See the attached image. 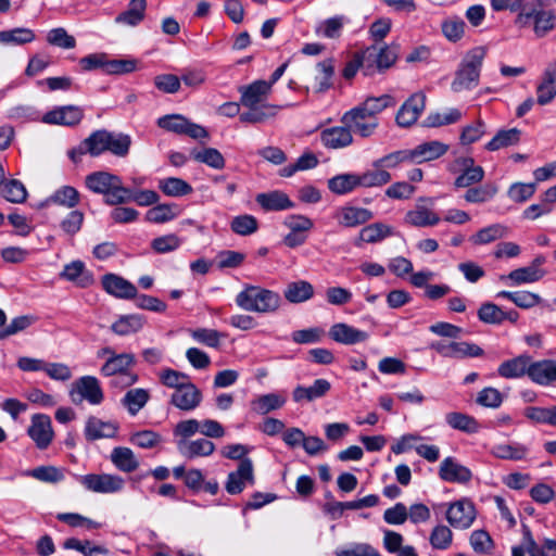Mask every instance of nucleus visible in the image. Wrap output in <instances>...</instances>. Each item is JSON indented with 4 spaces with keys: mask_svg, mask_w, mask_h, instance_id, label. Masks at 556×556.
Returning <instances> with one entry per match:
<instances>
[{
    "mask_svg": "<svg viewBox=\"0 0 556 556\" xmlns=\"http://www.w3.org/2000/svg\"><path fill=\"white\" fill-rule=\"evenodd\" d=\"M230 229L232 232L239 236H250L257 231L258 222L250 214H242L235 216L230 222Z\"/></svg>",
    "mask_w": 556,
    "mask_h": 556,
    "instance_id": "e2e57ef3",
    "label": "nucleus"
},
{
    "mask_svg": "<svg viewBox=\"0 0 556 556\" xmlns=\"http://www.w3.org/2000/svg\"><path fill=\"white\" fill-rule=\"evenodd\" d=\"M446 424L455 429L466 433H477L480 429L478 421L467 414L452 412L445 415Z\"/></svg>",
    "mask_w": 556,
    "mask_h": 556,
    "instance_id": "49530a36",
    "label": "nucleus"
},
{
    "mask_svg": "<svg viewBox=\"0 0 556 556\" xmlns=\"http://www.w3.org/2000/svg\"><path fill=\"white\" fill-rule=\"evenodd\" d=\"M240 93V104L247 109L261 106L267 104L266 100L271 92L270 84L266 80L257 79L249 85H243L238 88Z\"/></svg>",
    "mask_w": 556,
    "mask_h": 556,
    "instance_id": "f8f14e48",
    "label": "nucleus"
},
{
    "mask_svg": "<svg viewBox=\"0 0 556 556\" xmlns=\"http://www.w3.org/2000/svg\"><path fill=\"white\" fill-rule=\"evenodd\" d=\"M255 201L267 212L285 211L295 206L288 194L279 190L258 193Z\"/></svg>",
    "mask_w": 556,
    "mask_h": 556,
    "instance_id": "b1692460",
    "label": "nucleus"
},
{
    "mask_svg": "<svg viewBox=\"0 0 556 556\" xmlns=\"http://www.w3.org/2000/svg\"><path fill=\"white\" fill-rule=\"evenodd\" d=\"M285 396L278 393H267L253 399L250 403L251 409L258 415H266L281 408L286 404Z\"/></svg>",
    "mask_w": 556,
    "mask_h": 556,
    "instance_id": "c9c22d12",
    "label": "nucleus"
},
{
    "mask_svg": "<svg viewBox=\"0 0 556 556\" xmlns=\"http://www.w3.org/2000/svg\"><path fill=\"white\" fill-rule=\"evenodd\" d=\"M182 244V239L175 233H167L154 238L151 241V249L157 254H165L176 251Z\"/></svg>",
    "mask_w": 556,
    "mask_h": 556,
    "instance_id": "774afa93",
    "label": "nucleus"
},
{
    "mask_svg": "<svg viewBox=\"0 0 556 556\" xmlns=\"http://www.w3.org/2000/svg\"><path fill=\"white\" fill-rule=\"evenodd\" d=\"M235 302L247 312L271 314L279 309L281 296L278 292L261 286L245 285L236 295Z\"/></svg>",
    "mask_w": 556,
    "mask_h": 556,
    "instance_id": "f03ea898",
    "label": "nucleus"
},
{
    "mask_svg": "<svg viewBox=\"0 0 556 556\" xmlns=\"http://www.w3.org/2000/svg\"><path fill=\"white\" fill-rule=\"evenodd\" d=\"M27 434L31 438L39 450H46L53 440V430L50 417L45 414L33 415L31 425L27 430Z\"/></svg>",
    "mask_w": 556,
    "mask_h": 556,
    "instance_id": "4468645a",
    "label": "nucleus"
},
{
    "mask_svg": "<svg viewBox=\"0 0 556 556\" xmlns=\"http://www.w3.org/2000/svg\"><path fill=\"white\" fill-rule=\"evenodd\" d=\"M464 172L458 175L454 181L456 188H468L480 182L484 177V170L479 165H473L472 159L464 160Z\"/></svg>",
    "mask_w": 556,
    "mask_h": 556,
    "instance_id": "58836bf2",
    "label": "nucleus"
},
{
    "mask_svg": "<svg viewBox=\"0 0 556 556\" xmlns=\"http://www.w3.org/2000/svg\"><path fill=\"white\" fill-rule=\"evenodd\" d=\"M523 414L529 420H531L534 424L556 427V406H529L525 409Z\"/></svg>",
    "mask_w": 556,
    "mask_h": 556,
    "instance_id": "603ef678",
    "label": "nucleus"
},
{
    "mask_svg": "<svg viewBox=\"0 0 556 556\" xmlns=\"http://www.w3.org/2000/svg\"><path fill=\"white\" fill-rule=\"evenodd\" d=\"M520 140V130L517 128L503 129L500 130L493 138L490 140L485 148L489 151H496L502 148H507L510 146H515Z\"/></svg>",
    "mask_w": 556,
    "mask_h": 556,
    "instance_id": "864d4df0",
    "label": "nucleus"
},
{
    "mask_svg": "<svg viewBox=\"0 0 556 556\" xmlns=\"http://www.w3.org/2000/svg\"><path fill=\"white\" fill-rule=\"evenodd\" d=\"M202 399V392L191 382L185 386V388L174 391L169 403L180 410L192 412L201 404Z\"/></svg>",
    "mask_w": 556,
    "mask_h": 556,
    "instance_id": "dca6fc26",
    "label": "nucleus"
},
{
    "mask_svg": "<svg viewBox=\"0 0 556 556\" xmlns=\"http://www.w3.org/2000/svg\"><path fill=\"white\" fill-rule=\"evenodd\" d=\"M132 192L134 189L124 187L121 177L117 176V181L113 182L108 197L104 198V202L111 206L131 202Z\"/></svg>",
    "mask_w": 556,
    "mask_h": 556,
    "instance_id": "680f3d73",
    "label": "nucleus"
},
{
    "mask_svg": "<svg viewBox=\"0 0 556 556\" xmlns=\"http://www.w3.org/2000/svg\"><path fill=\"white\" fill-rule=\"evenodd\" d=\"M136 364L135 355L131 353H119L110 356L106 362L101 366L100 372L104 377L116 376L112 380L114 386L129 387L138 381V375L128 371Z\"/></svg>",
    "mask_w": 556,
    "mask_h": 556,
    "instance_id": "20e7f679",
    "label": "nucleus"
},
{
    "mask_svg": "<svg viewBox=\"0 0 556 556\" xmlns=\"http://www.w3.org/2000/svg\"><path fill=\"white\" fill-rule=\"evenodd\" d=\"M529 453V448L518 442L496 444L492 447V454L500 459L521 460Z\"/></svg>",
    "mask_w": 556,
    "mask_h": 556,
    "instance_id": "79ce46f5",
    "label": "nucleus"
},
{
    "mask_svg": "<svg viewBox=\"0 0 556 556\" xmlns=\"http://www.w3.org/2000/svg\"><path fill=\"white\" fill-rule=\"evenodd\" d=\"M60 277L75 283L79 288L90 287L94 282L93 274L88 270L85 263L79 260L66 264Z\"/></svg>",
    "mask_w": 556,
    "mask_h": 556,
    "instance_id": "aec40b11",
    "label": "nucleus"
},
{
    "mask_svg": "<svg viewBox=\"0 0 556 556\" xmlns=\"http://www.w3.org/2000/svg\"><path fill=\"white\" fill-rule=\"evenodd\" d=\"M116 181L117 175L103 170L93 172L85 178L86 187L93 193L103 194L104 198L108 197L113 182Z\"/></svg>",
    "mask_w": 556,
    "mask_h": 556,
    "instance_id": "c85d7f7f",
    "label": "nucleus"
},
{
    "mask_svg": "<svg viewBox=\"0 0 556 556\" xmlns=\"http://www.w3.org/2000/svg\"><path fill=\"white\" fill-rule=\"evenodd\" d=\"M79 482L91 492L115 493L124 488L125 481L122 477L109 473H89L78 477Z\"/></svg>",
    "mask_w": 556,
    "mask_h": 556,
    "instance_id": "0eeeda50",
    "label": "nucleus"
},
{
    "mask_svg": "<svg viewBox=\"0 0 556 556\" xmlns=\"http://www.w3.org/2000/svg\"><path fill=\"white\" fill-rule=\"evenodd\" d=\"M79 192L76 188L62 186L46 200V204H56L66 208H73L79 203Z\"/></svg>",
    "mask_w": 556,
    "mask_h": 556,
    "instance_id": "a19ab883",
    "label": "nucleus"
},
{
    "mask_svg": "<svg viewBox=\"0 0 556 556\" xmlns=\"http://www.w3.org/2000/svg\"><path fill=\"white\" fill-rule=\"evenodd\" d=\"M36 38L34 30L26 27H16L0 31V43L21 46L33 42Z\"/></svg>",
    "mask_w": 556,
    "mask_h": 556,
    "instance_id": "09e8293b",
    "label": "nucleus"
},
{
    "mask_svg": "<svg viewBox=\"0 0 556 556\" xmlns=\"http://www.w3.org/2000/svg\"><path fill=\"white\" fill-rule=\"evenodd\" d=\"M178 214L176 204H157L147 212L146 219L150 223L163 224L174 219Z\"/></svg>",
    "mask_w": 556,
    "mask_h": 556,
    "instance_id": "13d9d810",
    "label": "nucleus"
},
{
    "mask_svg": "<svg viewBox=\"0 0 556 556\" xmlns=\"http://www.w3.org/2000/svg\"><path fill=\"white\" fill-rule=\"evenodd\" d=\"M341 122L361 137H370L379 125L378 118L367 116L357 105L345 112Z\"/></svg>",
    "mask_w": 556,
    "mask_h": 556,
    "instance_id": "1a4fd4ad",
    "label": "nucleus"
},
{
    "mask_svg": "<svg viewBox=\"0 0 556 556\" xmlns=\"http://www.w3.org/2000/svg\"><path fill=\"white\" fill-rule=\"evenodd\" d=\"M110 458L113 465L123 472L129 473L139 467V460L129 447H114Z\"/></svg>",
    "mask_w": 556,
    "mask_h": 556,
    "instance_id": "72a5a7b5",
    "label": "nucleus"
},
{
    "mask_svg": "<svg viewBox=\"0 0 556 556\" xmlns=\"http://www.w3.org/2000/svg\"><path fill=\"white\" fill-rule=\"evenodd\" d=\"M278 106L273 104H262L249 109L248 112H243L239 115V119L244 124H258L265 122L267 118L275 116L276 109Z\"/></svg>",
    "mask_w": 556,
    "mask_h": 556,
    "instance_id": "4d7b16f0",
    "label": "nucleus"
},
{
    "mask_svg": "<svg viewBox=\"0 0 556 556\" xmlns=\"http://www.w3.org/2000/svg\"><path fill=\"white\" fill-rule=\"evenodd\" d=\"M144 323V317L139 314L123 315L111 325V330L117 336H129L140 331Z\"/></svg>",
    "mask_w": 556,
    "mask_h": 556,
    "instance_id": "e433bc0d",
    "label": "nucleus"
},
{
    "mask_svg": "<svg viewBox=\"0 0 556 556\" xmlns=\"http://www.w3.org/2000/svg\"><path fill=\"white\" fill-rule=\"evenodd\" d=\"M147 8L146 0H130L128 9L116 17V23L137 26L143 18Z\"/></svg>",
    "mask_w": 556,
    "mask_h": 556,
    "instance_id": "c03bdc74",
    "label": "nucleus"
},
{
    "mask_svg": "<svg viewBox=\"0 0 556 556\" xmlns=\"http://www.w3.org/2000/svg\"><path fill=\"white\" fill-rule=\"evenodd\" d=\"M439 477L446 482L466 484L472 479V472L450 456L441 462Z\"/></svg>",
    "mask_w": 556,
    "mask_h": 556,
    "instance_id": "2eb2a0df",
    "label": "nucleus"
},
{
    "mask_svg": "<svg viewBox=\"0 0 556 556\" xmlns=\"http://www.w3.org/2000/svg\"><path fill=\"white\" fill-rule=\"evenodd\" d=\"M430 349L447 358L479 357L483 355V350L479 345L466 341H437L430 344Z\"/></svg>",
    "mask_w": 556,
    "mask_h": 556,
    "instance_id": "423d86ee",
    "label": "nucleus"
},
{
    "mask_svg": "<svg viewBox=\"0 0 556 556\" xmlns=\"http://www.w3.org/2000/svg\"><path fill=\"white\" fill-rule=\"evenodd\" d=\"M255 477L251 458H244L239 463L237 470L228 473L225 483L226 491L231 494H240L247 484L254 485Z\"/></svg>",
    "mask_w": 556,
    "mask_h": 556,
    "instance_id": "9d476101",
    "label": "nucleus"
},
{
    "mask_svg": "<svg viewBox=\"0 0 556 556\" xmlns=\"http://www.w3.org/2000/svg\"><path fill=\"white\" fill-rule=\"evenodd\" d=\"M359 187L362 188H377L389 184L392 180L390 172L382 169L378 166V162L375 160L371 163V168L357 173Z\"/></svg>",
    "mask_w": 556,
    "mask_h": 556,
    "instance_id": "cd10ccee",
    "label": "nucleus"
},
{
    "mask_svg": "<svg viewBox=\"0 0 556 556\" xmlns=\"http://www.w3.org/2000/svg\"><path fill=\"white\" fill-rule=\"evenodd\" d=\"M392 227L382 223H374L368 226H365L359 231V240L367 243H376L392 236Z\"/></svg>",
    "mask_w": 556,
    "mask_h": 556,
    "instance_id": "3c124183",
    "label": "nucleus"
},
{
    "mask_svg": "<svg viewBox=\"0 0 556 556\" xmlns=\"http://www.w3.org/2000/svg\"><path fill=\"white\" fill-rule=\"evenodd\" d=\"M485 54L486 50L483 47H476L466 53L451 84V88L454 92L471 90L479 84L480 72Z\"/></svg>",
    "mask_w": 556,
    "mask_h": 556,
    "instance_id": "7ed1b4c3",
    "label": "nucleus"
},
{
    "mask_svg": "<svg viewBox=\"0 0 556 556\" xmlns=\"http://www.w3.org/2000/svg\"><path fill=\"white\" fill-rule=\"evenodd\" d=\"M426 108V96L422 92L412 94L400 108L395 121L400 127L414 125Z\"/></svg>",
    "mask_w": 556,
    "mask_h": 556,
    "instance_id": "ddd939ff",
    "label": "nucleus"
},
{
    "mask_svg": "<svg viewBox=\"0 0 556 556\" xmlns=\"http://www.w3.org/2000/svg\"><path fill=\"white\" fill-rule=\"evenodd\" d=\"M70 396L73 403L87 401L91 405H99L104 400L100 381L94 376H83L72 383Z\"/></svg>",
    "mask_w": 556,
    "mask_h": 556,
    "instance_id": "39448f33",
    "label": "nucleus"
},
{
    "mask_svg": "<svg viewBox=\"0 0 556 556\" xmlns=\"http://www.w3.org/2000/svg\"><path fill=\"white\" fill-rule=\"evenodd\" d=\"M396 101L391 94H382L379 97H368L357 106L367 113V116L378 118V114L388 108L395 106Z\"/></svg>",
    "mask_w": 556,
    "mask_h": 556,
    "instance_id": "ea45409f",
    "label": "nucleus"
},
{
    "mask_svg": "<svg viewBox=\"0 0 556 556\" xmlns=\"http://www.w3.org/2000/svg\"><path fill=\"white\" fill-rule=\"evenodd\" d=\"M352 129L348 126H334L320 132V141L328 149H342L353 142Z\"/></svg>",
    "mask_w": 556,
    "mask_h": 556,
    "instance_id": "5701e85b",
    "label": "nucleus"
},
{
    "mask_svg": "<svg viewBox=\"0 0 556 556\" xmlns=\"http://www.w3.org/2000/svg\"><path fill=\"white\" fill-rule=\"evenodd\" d=\"M331 389V384L326 379H316L309 387L298 386L292 392V399L295 403L313 402L325 396Z\"/></svg>",
    "mask_w": 556,
    "mask_h": 556,
    "instance_id": "a878e982",
    "label": "nucleus"
},
{
    "mask_svg": "<svg viewBox=\"0 0 556 556\" xmlns=\"http://www.w3.org/2000/svg\"><path fill=\"white\" fill-rule=\"evenodd\" d=\"M329 337L334 342L353 345L365 342L369 334L345 323L333 324L329 329Z\"/></svg>",
    "mask_w": 556,
    "mask_h": 556,
    "instance_id": "f3484780",
    "label": "nucleus"
},
{
    "mask_svg": "<svg viewBox=\"0 0 556 556\" xmlns=\"http://www.w3.org/2000/svg\"><path fill=\"white\" fill-rule=\"evenodd\" d=\"M556 16L551 10H534L533 30L538 37H544L547 33L554 29Z\"/></svg>",
    "mask_w": 556,
    "mask_h": 556,
    "instance_id": "052dcab7",
    "label": "nucleus"
},
{
    "mask_svg": "<svg viewBox=\"0 0 556 556\" xmlns=\"http://www.w3.org/2000/svg\"><path fill=\"white\" fill-rule=\"evenodd\" d=\"M25 475L38 481L54 484L65 479V469L51 465L38 466L27 470Z\"/></svg>",
    "mask_w": 556,
    "mask_h": 556,
    "instance_id": "a18cd8bd",
    "label": "nucleus"
},
{
    "mask_svg": "<svg viewBox=\"0 0 556 556\" xmlns=\"http://www.w3.org/2000/svg\"><path fill=\"white\" fill-rule=\"evenodd\" d=\"M372 217L374 213L370 210L352 205L340 207L334 215L338 224L346 228L364 225Z\"/></svg>",
    "mask_w": 556,
    "mask_h": 556,
    "instance_id": "a211bd4d",
    "label": "nucleus"
},
{
    "mask_svg": "<svg viewBox=\"0 0 556 556\" xmlns=\"http://www.w3.org/2000/svg\"><path fill=\"white\" fill-rule=\"evenodd\" d=\"M546 271H536L529 265L511 270L508 275L501 276V280L508 286H521L526 283H533L541 280Z\"/></svg>",
    "mask_w": 556,
    "mask_h": 556,
    "instance_id": "2f4dec72",
    "label": "nucleus"
},
{
    "mask_svg": "<svg viewBox=\"0 0 556 556\" xmlns=\"http://www.w3.org/2000/svg\"><path fill=\"white\" fill-rule=\"evenodd\" d=\"M283 296L290 303H303L314 296V287L306 280L292 281L286 286Z\"/></svg>",
    "mask_w": 556,
    "mask_h": 556,
    "instance_id": "c756f323",
    "label": "nucleus"
},
{
    "mask_svg": "<svg viewBox=\"0 0 556 556\" xmlns=\"http://www.w3.org/2000/svg\"><path fill=\"white\" fill-rule=\"evenodd\" d=\"M329 190L339 195H343L359 188V180L357 173H345L333 176L328 180Z\"/></svg>",
    "mask_w": 556,
    "mask_h": 556,
    "instance_id": "4c0bfd02",
    "label": "nucleus"
},
{
    "mask_svg": "<svg viewBox=\"0 0 556 556\" xmlns=\"http://www.w3.org/2000/svg\"><path fill=\"white\" fill-rule=\"evenodd\" d=\"M192 157L197 162L204 163L214 169H222L225 167V159L215 148H204L200 151H193Z\"/></svg>",
    "mask_w": 556,
    "mask_h": 556,
    "instance_id": "69168bd1",
    "label": "nucleus"
},
{
    "mask_svg": "<svg viewBox=\"0 0 556 556\" xmlns=\"http://www.w3.org/2000/svg\"><path fill=\"white\" fill-rule=\"evenodd\" d=\"M378 162V166H381L382 169L388 170L394 169L401 166L402 164H413V160L408 149L393 151L389 154H386L376 160Z\"/></svg>",
    "mask_w": 556,
    "mask_h": 556,
    "instance_id": "0e129e2a",
    "label": "nucleus"
},
{
    "mask_svg": "<svg viewBox=\"0 0 556 556\" xmlns=\"http://www.w3.org/2000/svg\"><path fill=\"white\" fill-rule=\"evenodd\" d=\"M179 453L186 458L206 457L214 453L215 444L206 438L197 440H179L177 442Z\"/></svg>",
    "mask_w": 556,
    "mask_h": 556,
    "instance_id": "4be33fe9",
    "label": "nucleus"
},
{
    "mask_svg": "<svg viewBox=\"0 0 556 556\" xmlns=\"http://www.w3.org/2000/svg\"><path fill=\"white\" fill-rule=\"evenodd\" d=\"M159 188L168 197H184L190 194L193 189L189 182L181 178L168 177L159 181Z\"/></svg>",
    "mask_w": 556,
    "mask_h": 556,
    "instance_id": "8fccbe9b",
    "label": "nucleus"
},
{
    "mask_svg": "<svg viewBox=\"0 0 556 556\" xmlns=\"http://www.w3.org/2000/svg\"><path fill=\"white\" fill-rule=\"evenodd\" d=\"M530 364L531 356L522 354L503 362L497 368V374L505 379H517L525 375L529 377Z\"/></svg>",
    "mask_w": 556,
    "mask_h": 556,
    "instance_id": "393cba45",
    "label": "nucleus"
},
{
    "mask_svg": "<svg viewBox=\"0 0 556 556\" xmlns=\"http://www.w3.org/2000/svg\"><path fill=\"white\" fill-rule=\"evenodd\" d=\"M408 150L413 163L420 164L442 156L447 151V146L440 141H428Z\"/></svg>",
    "mask_w": 556,
    "mask_h": 556,
    "instance_id": "bb28decb",
    "label": "nucleus"
},
{
    "mask_svg": "<svg viewBox=\"0 0 556 556\" xmlns=\"http://www.w3.org/2000/svg\"><path fill=\"white\" fill-rule=\"evenodd\" d=\"M507 233L508 228L506 226L502 224H492L477 231V233L471 237V241L475 244H488L506 237Z\"/></svg>",
    "mask_w": 556,
    "mask_h": 556,
    "instance_id": "5fc2aeb1",
    "label": "nucleus"
},
{
    "mask_svg": "<svg viewBox=\"0 0 556 556\" xmlns=\"http://www.w3.org/2000/svg\"><path fill=\"white\" fill-rule=\"evenodd\" d=\"M404 222L414 227H429L439 224V215L428 207L417 204L405 214Z\"/></svg>",
    "mask_w": 556,
    "mask_h": 556,
    "instance_id": "7c9ffc66",
    "label": "nucleus"
},
{
    "mask_svg": "<svg viewBox=\"0 0 556 556\" xmlns=\"http://www.w3.org/2000/svg\"><path fill=\"white\" fill-rule=\"evenodd\" d=\"M160 381L165 387L175 389V391H178L185 388V386L191 383L189 375L172 368H166L160 372Z\"/></svg>",
    "mask_w": 556,
    "mask_h": 556,
    "instance_id": "338daca9",
    "label": "nucleus"
},
{
    "mask_svg": "<svg viewBox=\"0 0 556 556\" xmlns=\"http://www.w3.org/2000/svg\"><path fill=\"white\" fill-rule=\"evenodd\" d=\"M0 194L11 203H24L27 199V189L24 184L17 179H10L0 184Z\"/></svg>",
    "mask_w": 556,
    "mask_h": 556,
    "instance_id": "de8ad7c7",
    "label": "nucleus"
},
{
    "mask_svg": "<svg viewBox=\"0 0 556 556\" xmlns=\"http://www.w3.org/2000/svg\"><path fill=\"white\" fill-rule=\"evenodd\" d=\"M84 109L78 105H61L48 111L41 121L49 125L74 127L84 118Z\"/></svg>",
    "mask_w": 556,
    "mask_h": 556,
    "instance_id": "9b49d317",
    "label": "nucleus"
},
{
    "mask_svg": "<svg viewBox=\"0 0 556 556\" xmlns=\"http://www.w3.org/2000/svg\"><path fill=\"white\" fill-rule=\"evenodd\" d=\"M529 378L539 386H551L556 382V362L542 359L530 364Z\"/></svg>",
    "mask_w": 556,
    "mask_h": 556,
    "instance_id": "412c9836",
    "label": "nucleus"
},
{
    "mask_svg": "<svg viewBox=\"0 0 556 556\" xmlns=\"http://www.w3.org/2000/svg\"><path fill=\"white\" fill-rule=\"evenodd\" d=\"M103 289L111 295L118 299H134L137 295V288L130 281L115 274H106L102 278Z\"/></svg>",
    "mask_w": 556,
    "mask_h": 556,
    "instance_id": "6ab92c4d",
    "label": "nucleus"
},
{
    "mask_svg": "<svg viewBox=\"0 0 556 556\" xmlns=\"http://www.w3.org/2000/svg\"><path fill=\"white\" fill-rule=\"evenodd\" d=\"M476 508L468 498L452 503L446 510V519L455 529H468L476 519Z\"/></svg>",
    "mask_w": 556,
    "mask_h": 556,
    "instance_id": "6e6552de",
    "label": "nucleus"
},
{
    "mask_svg": "<svg viewBox=\"0 0 556 556\" xmlns=\"http://www.w3.org/2000/svg\"><path fill=\"white\" fill-rule=\"evenodd\" d=\"M318 74L315 76L313 89L315 92H325L332 86L334 65L332 59L319 62L316 66Z\"/></svg>",
    "mask_w": 556,
    "mask_h": 556,
    "instance_id": "37998d69",
    "label": "nucleus"
},
{
    "mask_svg": "<svg viewBox=\"0 0 556 556\" xmlns=\"http://www.w3.org/2000/svg\"><path fill=\"white\" fill-rule=\"evenodd\" d=\"M150 392L143 388L129 389L121 400V404L130 416H136L149 402Z\"/></svg>",
    "mask_w": 556,
    "mask_h": 556,
    "instance_id": "473e14b6",
    "label": "nucleus"
},
{
    "mask_svg": "<svg viewBox=\"0 0 556 556\" xmlns=\"http://www.w3.org/2000/svg\"><path fill=\"white\" fill-rule=\"evenodd\" d=\"M64 549H74L81 553L84 556H94V555H106L109 553L108 548L101 545H91L89 540L80 541L75 538H68L63 542Z\"/></svg>",
    "mask_w": 556,
    "mask_h": 556,
    "instance_id": "bf43d9fd",
    "label": "nucleus"
},
{
    "mask_svg": "<svg viewBox=\"0 0 556 556\" xmlns=\"http://www.w3.org/2000/svg\"><path fill=\"white\" fill-rule=\"evenodd\" d=\"M497 192L498 188L494 182H486L479 187L469 188L465 192L464 199L469 203H484L492 200Z\"/></svg>",
    "mask_w": 556,
    "mask_h": 556,
    "instance_id": "6e6d98bb",
    "label": "nucleus"
},
{
    "mask_svg": "<svg viewBox=\"0 0 556 556\" xmlns=\"http://www.w3.org/2000/svg\"><path fill=\"white\" fill-rule=\"evenodd\" d=\"M130 144V136L126 134L99 129L92 131L80 142L79 155L90 154L91 156H99L110 152L116 156L124 157L128 154Z\"/></svg>",
    "mask_w": 556,
    "mask_h": 556,
    "instance_id": "f257e3e1",
    "label": "nucleus"
},
{
    "mask_svg": "<svg viewBox=\"0 0 556 556\" xmlns=\"http://www.w3.org/2000/svg\"><path fill=\"white\" fill-rule=\"evenodd\" d=\"M117 428L106 421H102L97 417H89L85 426V437L88 441H96L102 438H112L115 435Z\"/></svg>",
    "mask_w": 556,
    "mask_h": 556,
    "instance_id": "f704fd0d",
    "label": "nucleus"
}]
</instances>
